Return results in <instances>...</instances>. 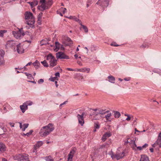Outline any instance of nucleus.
I'll return each mask as SVG.
<instances>
[{"mask_svg": "<svg viewBox=\"0 0 161 161\" xmlns=\"http://www.w3.org/2000/svg\"><path fill=\"white\" fill-rule=\"evenodd\" d=\"M27 105V106L28 105L31 106L33 104V103L32 102L29 101H27L25 103Z\"/></svg>", "mask_w": 161, "mask_h": 161, "instance_id": "obj_39", "label": "nucleus"}, {"mask_svg": "<svg viewBox=\"0 0 161 161\" xmlns=\"http://www.w3.org/2000/svg\"><path fill=\"white\" fill-rule=\"evenodd\" d=\"M64 39L65 41L64 42V44L65 46H70L73 43L72 41L70 38L67 36H65Z\"/></svg>", "mask_w": 161, "mask_h": 161, "instance_id": "obj_9", "label": "nucleus"}, {"mask_svg": "<svg viewBox=\"0 0 161 161\" xmlns=\"http://www.w3.org/2000/svg\"><path fill=\"white\" fill-rule=\"evenodd\" d=\"M76 150V148H73L70 151L69 153V154H70V155H72L73 156L74 154H75V151Z\"/></svg>", "mask_w": 161, "mask_h": 161, "instance_id": "obj_35", "label": "nucleus"}, {"mask_svg": "<svg viewBox=\"0 0 161 161\" xmlns=\"http://www.w3.org/2000/svg\"><path fill=\"white\" fill-rule=\"evenodd\" d=\"M61 8L63 9V10L62 11V13L63 14H64L66 12V9L65 8Z\"/></svg>", "mask_w": 161, "mask_h": 161, "instance_id": "obj_56", "label": "nucleus"}, {"mask_svg": "<svg viewBox=\"0 0 161 161\" xmlns=\"http://www.w3.org/2000/svg\"><path fill=\"white\" fill-rule=\"evenodd\" d=\"M42 13L41 12L38 15V23H39L40 25L41 24V23L42 21Z\"/></svg>", "mask_w": 161, "mask_h": 161, "instance_id": "obj_28", "label": "nucleus"}, {"mask_svg": "<svg viewBox=\"0 0 161 161\" xmlns=\"http://www.w3.org/2000/svg\"><path fill=\"white\" fill-rule=\"evenodd\" d=\"M148 146V145L147 143L145 144L144 145H143L142 146V149L145 148L147 147Z\"/></svg>", "mask_w": 161, "mask_h": 161, "instance_id": "obj_54", "label": "nucleus"}, {"mask_svg": "<svg viewBox=\"0 0 161 161\" xmlns=\"http://www.w3.org/2000/svg\"><path fill=\"white\" fill-rule=\"evenodd\" d=\"M93 114L94 115V119H95L99 120L102 118V116L97 112H94Z\"/></svg>", "mask_w": 161, "mask_h": 161, "instance_id": "obj_17", "label": "nucleus"}, {"mask_svg": "<svg viewBox=\"0 0 161 161\" xmlns=\"http://www.w3.org/2000/svg\"><path fill=\"white\" fill-rule=\"evenodd\" d=\"M67 102V101L64 102L63 103L61 104L60 105V107H61L62 105L65 104Z\"/></svg>", "mask_w": 161, "mask_h": 161, "instance_id": "obj_61", "label": "nucleus"}, {"mask_svg": "<svg viewBox=\"0 0 161 161\" xmlns=\"http://www.w3.org/2000/svg\"><path fill=\"white\" fill-rule=\"evenodd\" d=\"M44 82V80H43V79H40L38 81V83H39V84H41V83H42L43 82Z\"/></svg>", "mask_w": 161, "mask_h": 161, "instance_id": "obj_49", "label": "nucleus"}, {"mask_svg": "<svg viewBox=\"0 0 161 161\" xmlns=\"http://www.w3.org/2000/svg\"><path fill=\"white\" fill-rule=\"evenodd\" d=\"M108 114L105 116V118L107 121H111L110 118L112 115L111 113H108Z\"/></svg>", "mask_w": 161, "mask_h": 161, "instance_id": "obj_24", "label": "nucleus"}, {"mask_svg": "<svg viewBox=\"0 0 161 161\" xmlns=\"http://www.w3.org/2000/svg\"><path fill=\"white\" fill-rule=\"evenodd\" d=\"M40 3L41 4L45 3V0H40Z\"/></svg>", "mask_w": 161, "mask_h": 161, "instance_id": "obj_53", "label": "nucleus"}, {"mask_svg": "<svg viewBox=\"0 0 161 161\" xmlns=\"http://www.w3.org/2000/svg\"><path fill=\"white\" fill-rule=\"evenodd\" d=\"M125 115L127 116V118L126 119V120L127 121H129L130 119H132V120L134 119V117L133 116H130V115L127 114H125Z\"/></svg>", "mask_w": 161, "mask_h": 161, "instance_id": "obj_29", "label": "nucleus"}, {"mask_svg": "<svg viewBox=\"0 0 161 161\" xmlns=\"http://www.w3.org/2000/svg\"><path fill=\"white\" fill-rule=\"evenodd\" d=\"M124 80L127 81H129L130 80V78H125L124 79Z\"/></svg>", "mask_w": 161, "mask_h": 161, "instance_id": "obj_60", "label": "nucleus"}, {"mask_svg": "<svg viewBox=\"0 0 161 161\" xmlns=\"http://www.w3.org/2000/svg\"><path fill=\"white\" fill-rule=\"evenodd\" d=\"M91 1H87V4H86V7H88L90 5V4H91Z\"/></svg>", "mask_w": 161, "mask_h": 161, "instance_id": "obj_50", "label": "nucleus"}, {"mask_svg": "<svg viewBox=\"0 0 161 161\" xmlns=\"http://www.w3.org/2000/svg\"><path fill=\"white\" fill-rule=\"evenodd\" d=\"M76 21L78 22L80 24V25H81V26H82V25H83L82 24V22H81V21L79 19H78V20H76Z\"/></svg>", "mask_w": 161, "mask_h": 161, "instance_id": "obj_58", "label": "nucleus"}, {"mask_svg": "<svg viewBox=\"0 0 161 161\" xmlns=\"http://www.w3.org/2000/svg\"><path fill=\"white\" fill-rule=\"evenodd\" d=\"M120 115V114L119 112L116 111L114 112V116L115 118H119Z\"/></svg>", "mask_w": 161, "mask_h": 161, "instance_id": "obj_30", "label": "nucleus"}, {"mask_svg": "<svg viewBox=\"0 0 161 161\" xmlns=\"http://www.w3.org/2000/svg\"><path fill=\"white\" fill-rule=\"evenodd\" d=\"M77 63L80 65H82V64L81 62L80 61H78Z\"/></svg>", "mask_w": 161, "mask_h": 161, "instance_id": "obj_64", "label": "nucleus"}, {"mask_svg": "<svg viewBox=\"0 0 161 161\" xmlns=\"http://www.w3.org/2000/svg\"><path fill=\"white\" fill-rule=\"evenodd\" d=\"M159 141H161V132L159 134L158 137V139L156 141H158V142Z\"/></svg>", "mask_w": 161, "mask_h": 161, "instance_id": "obj_44", "label": "nucleus"}, {"mask_svg": "<svg viewBox=\"0 0 161 161\" xmlns=\"http://www.w3.org/2000/svg\"><path fill=\"white\" fill-rule=\"evenodd\" d=\"M129 143L130 144H132L135 143V141L134 140H132L130 139H129Z\"/></svg>", "mask_w": 161, "mask_h": 161, "instance_id": "obj_43", "label": "nucleus"}, {"mask_svg": "<svg viewBox=\"0 0 161 161\" xmlns=\"http://www.w3.org/2000/svg\"><path fill=\"white\" fill-rule=\"evenodd\" d=\"M28 3L30 4L31 7L33 8L38 4V1H34L31 2H29Z\"/></svg>", "mask_w": 161, "mask_h": 161, "instance_id": "obj_26", "label": "nucleus"}, {"mask_svg": "<svg viewBox=\"0 0 161 161\" xmlns=\"http://www.w3.org/2000/svg\"><path fill=\"white\" fill-rule=\"evenodd\" d=\"M58 79L57 77H52L49 79V80L52 81H54L56 80H58Z\"/></svg>", "mask_w": 161, "mask_h": 161, "instance_id": "obj_41", "label": "nucleus"}, {"mask_svg": "<svg viewBox=\"0 0 161 161\" xmlns=\"http://www.w3.org/2000/svg\"><path fill=\"white\" fill-rule=\"evenodd\" d=\"M38 8L41 11H43L47 8L46 6L45 3L41 4L40 6H38Z\"/></svg>", "mask_w": 161, "mask_h": 161, "instance_id": "obj_21", "label": "nucleus"}, {"mask_svg": "<svg viewBox=\"0 0 161 161\" xmlns=\"http://www.w3.org/2000/svg\"><path fill=\"white\" fill-rule=\"evenodd\" d=\"M111 135L112 134L110 132H106L103 135L101 139L104 142L107 138L110 137Z\"/></svg>", "mask_w": 161, "mask_h": 161, "instance_id": "obj_12", "label": "nucleus"}, {"mask_svg": "<svg viewBox=\"0 0 161 161\" xmlns=\"http://www.w3.org/2000/svg\"><path fill=\"white\" fill-rule=\"evenodd\" d=\"M56 57L60 59L69 58V57L61 52H58L56 53Z\"/></svg>", "mask_w": 161, "mask_h": 161, "instance_id": "obj_7", "label": "nucleus"}, {"mask_svg": "<svg viewBox=\"0 0 161 161\" xmlns=\"http://www.w3.org/2000/svg\"><path fill=\"white\" fill-rule=\"evenodd\" d=\"M137 149H138L139 150H141L142 149V147H141V146L137 147Z\"/></svg>", "mask_w": 161, "mask_h": 161, "instance_id": "obj_62", "label": "nucleus"}, {"mask_svg": "<svg viewBox=\"0 0 161 161\" xmlns=\"http://www.w3.org/2000/svg\"><path fill=\"white\" fill-rule=\"evenodd\" d=\"M120 149V148H119L117 149L116 154L114 155V154L113 152H110V155L112 159L116 158L117 160H118L122 158L124 156L125 153L123 151L120 152L119 150Z\"/></svg>", "mask_w": 161, "mask_h": 161, "instance_id": "obj_4", "label": "nucleus"}, {"mask_svg": "<svg viewBox=\"0 0 161 161\" xmlns=\"http://www.w3.org/2000/svg\"><path fill=\"white\" fill-rule=\"evenodd\" d=\"M33 64L36 69H37L39 67L40 64L37 60H36L33 63Z\"/></svg>", "mask_w": 161, "mask_h": 161, "instance_id": "obj_27", "label": "nucleus"}, {"mask_svg": "<svg viewBox=\"0 0 161 161\" xmlns=\"http://www.w3.org/2000/svg\"><path fill=\"white\" fill-rule=\"evenodd\" d=\"M132 147L133 150H135L136 149V147H137L136 144L135 143L132 144Z\"/></svg>", "mask_w": 161, "mask_h": 161, "instance_id": "obj_45", "label": "nucleus"}, {"mask_svg": "<svg viewBox=\"0 0 161 161\" xmlns=\"http://www.w3.org/2000/svg\"><path fill=\"white\" fill-rule=\"evenodd\" d=\"M90 71V69L89 68H82L80 69H77V71L79 72H86L87 73L89 72Z\"/></svg>", "mask_w": 161, "mask_h": 161, "instance_id": "obj_16", "label": "nucleus"}, {"mask_svg": "<svg viewBox=\"0 0 161 161\" xmlns=\"http://www.w3.org/2000/svg\"><path fill=\"white\" fill-rule=\"evenodd\" d=\"M27 78L28 79L31 80L32 79H33V78L32 77V75L31 74H30L27 76Z\"/></svg>", "mask_w": 161, "mask_h": 161, "instance_id": "obj_48", "label": "nucleus"}, {"mask_svg": "<svg viewBox=\"0 0 161 161\" xmlns=\"http://www.w3.org/2000/svg\"><path fill=\"white\" fill-rule=\"evenodd\" d=\"M46 59L48 61L50 68L55 66L57 64V60L51 53H50L46 56Z\"/></svg>", "mask_w": 161, "mask_h": 161, "instance_id": "obj_3", "label": "nucleus"}, {"mask_svg": "<svg viewBox=\"0 0 161 161\" xmlns=\"http://www.w3.org/2000/svg\"><path fill=\"white\" fill-rule=\"evenodd\" d=\"M37 148L35 147H34V149H33V151H32L33 152V153H36L37 152L36 149Z\"/></svg>", "mask_w": 161, "mask_h": 161, "instance_id": "obj_59", "label": "nucleus"}, {"mask_svg": "<svg viewBox=\"0 0 161 161\" xmlns=\"http://www.w3.org/2000/svg\"><path fill=\"white\" fill-rule=\"evenodd\" d=\"M98 114H100L101 115H103L105 114L106 113H109V111H106L105 109H98V112H97Z\"/></svg>", "mask_w": 161, "mask_h": 161, "instance_id": "obj_18", "label": "nucleus"}, {"mask_svg": "<svg viewBox=\"0 0 161 161\" xmlns=\"http://www.w3.org/2000/svg\"><path fill=\"white\" fill-rule=\"evenodd\" d=\"M66 70H69V71H74L75 70L74 69H71L70 68H67L66 69Z\"/></svg>", "mask_w": 161, "mask_h": 161, "instance_id": "obj_57", "label": "nucleus"}, {"mask_svg": "<svg viewBox=\"0 0 161 161\" xmlns=\"http://www.w3.org/2000/svg\"><path fill=\"white\" fill-rule=\"evenodd\" d=\"M20 107L22 112L23 113H24L26 109L28 108L27 105L25 103H24L22 105H20Z\"/></svg>", "mask_w": 161, "mask_h": 161, "instance_id": "obj_19", "label": "nucleus"}, {"mask_svg": "<svg viewBox=\"0 0 161 161\" xmlns=\"http://www.w3.org/2000/svg\"><path fill=\"white\" fill-rule=\"evenodd\" d=\"M43 142L42 141H39L37 143L34 145V147L35 148H38L42 145Z\"/></svg>", "mask_w": 161, "mask_h": 161, "instance_id": "obj_25", "label": "nucleus"}, {"mask_svg": "<svg viewBox=\"0 0 161 161\" xmlns=\"http://www.w3.org/2000/svg\"><path fill=\"white\" fill-rule=\"evenodd\" d=\"M33 132V130H30L29 132L26 133L25 134V136H29L31 135V134Z\"/></svg>", "mask_w": 161, "mask_h": 161, "instance_id": "obj_40", "label": "nucleus"}, {"mask_svg": "<svg viewBox=\"0 0 161 161\" xmlns=\"http://www.w3.org/2000/svg\"><path fill=\"white\" fill-rule=\"evenodd\" d=\"M55 75L56 76V77H60V74H59V72H57V73H56L55 74Z\"/></svg>", "mask_w": 161, "mask_h": 161, "instance_id": "obj_55", "label": "nucleus"}, {"mask_svg": "<svg viewBox=\"0 0 161 161\" xmlns=\"http://www.w3.org/2000/svg\"><path fill=\"white\" fill-rule=\"evenodd\" d=\"M92 110L93 111H95L94 112H98V109H97V108L92 109Z\"/></svg>", "mask_w": 161, "mask_h": 161, "instance_id": "obj_63", "label": "nucleus"}, {"mask_svg": "<svg viewBox=\"0 0 161 161\" xmlns=\"http://www.w3.org/2000/svg\"><path fill=\"white\" fill-rule=\"evenodd\" d=\"M5 53L2 50H0V64H3V57Z\"/></svg>", "mask_w": 161, "mask_h": 161, "instance_id": "obj_14", "label": "nucleus"}, {"mask_svg": "<svg viewBox=\"0 0 161 161\" xmlns=\"http://www.w3.org/2000/svg\"><path fill=\"white\" fill-rule=\"evenodd\" d=\"M140 161H150L148 157L146 155H142Z\"/></svg>", "mask_w": 161, "mask_h": 161, "instance_id": "obj_23", "label": "nucleus"}, {"mask_svg": "<svg viewBox=\"0 0 161 161\" xmlns=\"http://www.w3.org/2000/svg\"><path fill=\"white\" fill-rule=\"evenodd\" d=\"M55 45L54 48V50L56 52H57L59 50L60 47V45L58 42H56L55 43Z\"/></svg>", "mask_w": 161, "mask_h": 161, "instance_id": "obj_22", "label": "nucleus"}, {"mask_svg": "<svg viewBox=\"0 0 161 161\" xmlns=\"http://www.w3.org/2000/svg\"><path fill=\"white\" fill-rule=\"evenodd\" d=\"M156 143L157 144V145H158L159 147H161V140L158 141H158H156Z\"/></svg>", "mask_w": 161, "mask_h": 161, "instance_id": "obj_47", "label": "nucleus"}, {"mask_svg": "<svg viewBox=\"0 0 161 161\" xmlns=\"http://www.w3.org/2000/svg\"><path fill=\"white\" fill-rule=\"evenodd\" d=\"M97 4H100L102 7H107L109 4V1L108 0H99Z\"/></svg>", "mask_w": 161, "mask_h": 161, "instance_id": "obj_8", "label": "nucleus"}, {"mask_svg": "<svg viewBox=\"0 0 161 161\" xmlns=\"http://www.w3.org/2000/svg\"><path fill=\"white\" fill-rule=\"evenodd\" d=\"M73 157V156L72 155H71L70 154H69L68 158V160L69 161H71Z\"/></svg>", "mask_w": 161, "mask_h": 161, "instance_id": "obj_42", "label": "nucleus"}, {"mask_svg": "<svg viewBox=\"0 0 161 161\" xmlns=\"http://www.w3.org/2000/svg\"><path fill=\"white\" fill-rule=\"evenodd\" d=\"M110 45L111 46H115V47H117V46H119V45L116 44V43L115 42L113 43H111Z\"/></svg>", "mask_w": 161, "mask_h": 161, "instance_id": "obj_51", "label": "nucleus"}, {"mask_svg": "<svg viewBox=\"0 0 161 161\" xmlns=\"http://www.w3.org/2000/svg\"><path fill=\"white\" fill-rule=\"evenodd\" d=\"M7 31V30H0V36L3 37L4 36V34L6 33Z\"/></svg>", "mask_w": 161, "mask_h": 161, "instance_id": "obj_34", "label": "nucleus"}, {"mask_svg": "<svg viewBox=\"0 0 161 161\" xmlns=\"http://www.w3.org/2000/svg\"><path fill=\"white\" fill-rule=\"evenodd\" d=\"M52 158L51 156H49L46 157L45 158V160L47 161H49Z\"/></svg>", "mask_w": 161, "mask_h": 161, "instance_id": "obj_46", "label": "nucleus"}, {"mask_svg": "<svg viewBox=\"0 0 161 161\" xmlns=\"http://www.w3.org/2000/svg\"><path fill=\"white\" fill-rule=\"evenodd\" d=\"M40 44L41 46L46 45L48 44V42L45 40H42L40 42Z\"/></svg>", "mask_w": 161, "mask_h": 161, "instance_id": "obj_31", "label": "nucleus"}, {"mask_svg": "<svg viewBox=\"0 0 161 161\" xmlns=\"http://www.w3.org/2000/svg\"><path fill=\"white\" fill-rule=\"evenodd\" d=\"M54 129V127L53 125L49 123L47 125L42 128L39 132V134L42 137H45L52 131Z\"/></svg>", "mask_w": 161, "mask_h": 161, "instance_id": "obj_1", "label": "nucleus"}, {"mask_svg": "<svg viewBox=\"0 0 161 161\" xmlns=\"http://www.w3.org/2000/svg\"><path fill=\"white\" fill-rule=\"evenodd\" d=\"M25 18L26 20V24L31 27H34L35 19L33 14L30 12H26L25 14Z\"/></svg>", "mask_w": 161, "mask_h": 161, "instance_id": "obj_2", "label": "nucleus"}, {"mask_svg": "<svg viewBox=\"0 0 161 161\" xmlns=\"http://www.w3.org/2000/svg\"><path fill=\"white\" fill-rule=\"evenodd\" d=\"M16 159L19 161H30L28 155L26 154H19L16 157Z\"/></svg>", "mask_w": 161, "mask_h": 161, "instance_id": "obj_6", "label": "nucleus"}, {"mask_svg": "<svg viewBox=\"0 0 161 161\" xmlns=\"http://www.w3.org/2000/svg\"><path fill=\"white\" fill-rule=\"evenodd\" d=\"M100 125L99 123H94V128L95 129H98L99 128Z\"/></svg>", "mask_w": 161, "mask_h": 161, "instance_id": "obj_36", "label": "nucleus"}, {"mask_svg": "<svg viewBox=\"0 0 161 161\" xmlns=\"http://www.w3.org/2000/svg\"><path fill=\"white\" fill-rule=\"evenodd\" d=\"M12 33L14 36L17 39H20L24 36V33L22 28L19 29L18 31H13Z\"/></svg>", "mask_w": 161, "mask_h": 161, "instance_id": "obj_5", "label": "nucleus"}, {"mask_svg": "<svg viewBox=\"0 0 161 161\" xmlns=\"http://www.w3.org/2000/svg\"><path fill=\"white\" fill-rule=\"evenodd\" d=\"M16 44L15 42L12 40L7 41L6 46L7 47H11L14 46Z\"/></svg>", "mask_w": 161, "mask_h": 161, "instance_id": "obj_13", "label": "nucleus"}, {"mask_svg": "<svg viewBox=\"0 0 161 161\" xmlns=\"http://www.w3.org/2000/svg\"><path fill=\"white\" fill-rule=\"evenodd\" d=\"M66 17L70 19L74 20L76 21V20H78V19L75 16H70L69 17Z\"/></svg>", "mask_w": 161, "mask_h": 161, "instance_id": "obj_33", "label": "nucleus"}, {"mask_svg": "<svg viewBox=\"0 0 161 161\" xmlns=\"http://www.w3.org/2000/svg\"><path fill=\"white\" fill-rule=\"evenodd\" d=\"M81 27V28H82L84 29L85 32L87 33L88 32V29L86 26L84 25H82ZM81 29V28H80V29Z\"/></svg>", "mask_w": 161, "mask_h": 161, "instance_id": "obj_37", "label": "nucleus"}, {"mask_svg": "<svg viewBox=\"0 0 161 161\" xmlns=\"http://www.w3.org/2000/svg\"><path fill=\"white\" fill-rule=\"evenodd\" d=\"M29 125V124H24L23 126H24V128L22 129V131H24L25 129L27 128Z\"/></svg>", "mask_w": 161, "mask_h": 161, "instance_id": "obj_38", "label": "nucleus"}, {"mask_svg": "<svg viewBox=\"0 0 161 161\" xmlns=\"http://www.w3.org/2000/svg\"><path fill=\"white\" fill-rule=\"evenodd\" d=\"M83 114H82L81 115L78 114L77 115L79 123L81 125H83L84 124V120L83 117Z\"/></svg>", "mask_w": 161, "mask_h": 161, "instance_id": "obj_11", "label": "nucleus"}, {"mask_svg": "<svg viewBox=\"0 0 161 161\" xmlns=\"http://www.w3.org/2000/svg\"><path fill=\"white\" fill-rule=\"evenodd\" d=\"M6 149L5 145L2 143L0 142V153H2L5 152Z\"/></svg>", "mask_w": 161, "mask_h": 161, "instance_id": "obj_15", "label": "nucleus"}, {"mask_svg": "<svg viewBox=\"0 0 161 161\" xmlns=\"http://www.w3.org/2000/svg\"><path fill=\"white\" fill-rule=\"evenodd\" d=\"M32 63V62H30L29 63H28V64H27L23 68L24 69H26L25 67L28 66L29 65H30Z\"/></svg>", "mask_w": 161, "mask_h": 161, "instance_id": "obj_52", "label": "nucleus"}, {"mask_svg": "<svg viewBox=\"0 0 161 161\" xmlns=\"http://www.w3.org/2000/svg\"><path fill=\"white\" fill-rule=\"evenodd\" d=\"M41 63L45 67H47L49 66V65L45 60H44L43 61H41Z\"/></svg>", "mask_w": 161, "mask_h": 161, "instance_id": "obj_32", "label": "nucleus"}, {"mask_svg": "<svg viewBox=\"0 0 161 161\" xmlns=\"http://www.w3.org/2000/svg\"><path fill=\"white\" fill-rule=\"evenodd\" d=\"M108 81L112 83H114L115 81V78L112 75H109L108 77Z\"/></svg>", "mask_w": 161, "mask_h": 161, "instance_id": "obj_20", "label": "nucleus"}, {"mask_svg": "<svg viewBox=\"0 0 161 161\" xmlns=\"http://www.w3.org/2000/svg\"><path fill=\"white\" fill-rule=\"evenodd\" d=\"M16 50L18 53L19 54L23 53L24 51L23 46L20 44L17 45Z\"/></svg>", "mask_w": 161, "mask_h": 161, "instance_id": "obj_10", "label": "nucleus"}]
</instances>
